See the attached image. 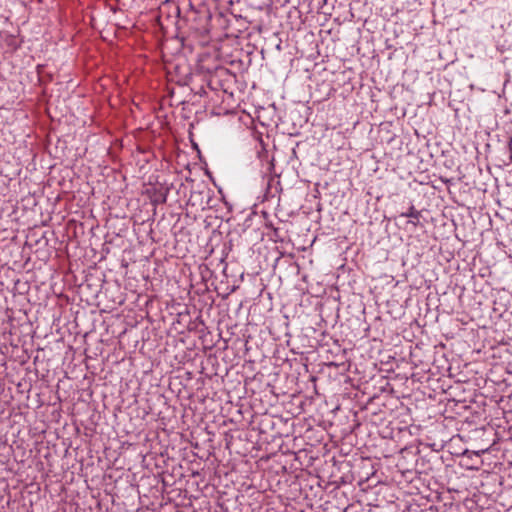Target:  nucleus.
<instances>
[{
  "instance_id": "f257e3e1",
  "label": "nucleus",
  "mask_w": 512,
  "mask_h": 512,
  "mask_svg": "<svg viewBox=\"0 0 512 512\" xmlns=\"http://www.w3.org/2000/svg\"><path fill=\"white\" fill-rule=\"evenodd\" d=\"M405 216L418 218V212L414 208H411L410 211L405 214Z\"/></svg>"
}]
</instances>
